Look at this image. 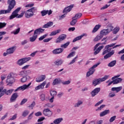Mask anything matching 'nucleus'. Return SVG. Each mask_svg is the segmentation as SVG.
Instances as JSON below:
<instances>
[{
	"label": "nucleus",
	"mask_w": 124,
	"mask_h": 124,
	"mask_svg": "<svg viewBox=\"0 0 124 124\" xmlns=\"http://www.w3.org/2000/svg\"><path fill=\"white\" fill-rule=\"evenodd\" d=\"M115 45H116V43H112L111 44L105 46L106 49L104 50L102 53V55L103 56H104V55H106L104 57V59L105 60H107V59L110 58V57H111V56H113V55H114V54L115 53V51H114V50H112L111 51V50H112L111 47H113V46H115Z\"/></svg>",
	"instance_id": "f257e3e1"
},
{
	"label": "nucleus",
	"mask_w": 124,
	"mask_h": 124,
	"mask_svg": "<svg viewBox=\"0 0 124 124\" xmlns=\"http://www.w3.org/2000/svg\"><path fill=\"white\" fill-rule=\"evenodd\" d=\"M107 37H105L103 38L102 40L101 41H104L102 43H98V44H97L96 45H95V46L94 47V49H93V51H95L93 52L94 55H97V54H98L99 53V52H100V51H101V50H102V49H103L104 48V46H101L100 45H104L105 44H106V43H107ZM99 46V47H98ZM97 47H98L97 48Z\"/></svg>",
	"instance_id": "f03ea898"
},
{
	"label": "nucleus",
	"mask_w": 124,
	"mask_h": 124,
	"mask_svg": "<svg viewBox=\"0 0 124 124\" xmlns=\"http://www.w3.org/2000/svg\"><path fill=\"white\" fill-rule=\"evenodd\" d=\"M17 77V74L14 73H10L7 77L6 83L7 86H11L15 83V78Z\"/></svg>",
	"instance_id": "7ed1b4c3"
},
{
	"label": "nucleus",
	"mask_w": 124,
	"mask_h": 124,
	"mask_svg": "<svg viewBox=\"0 0 124 124\" xmlns=\"http://www.w3.org/2000/svg\"><path fill=\"white\" fill-rule=\"evenodd\" d=\"M109 77H110V76L105 75L103 78L93 80V86H94V87H95V86H97V85H99V84H100L101 82H104V81H106L107 79H109Z\"/></svg>",
	"instance_id": "20e7f679"
},
{
	"label": "nucleus",
	"mask_w": 124,
	"mask_h": 124,
	"mask_svg": "<svg viewBox=\"0 0 124 124\" xmlns=\"http://www.w3.org/2000/svg\"><path fill=\"white\" fill-rule=\"evenodd\" d=\"M20 10H21V8L18 7L15 11H14L12 13V15L10 16V20H12V19H14V18H16H16H22V17L24 16V14H21L20 15L18 16V12H19Z\"/></svg>",
	"instance_id": "39448f33"
},
{
	"label": "nucleus",
	"mask_w": 124,
	"mask_h": 124,
	"mask_svg": "<svg viewBox=\"0 0 124 124\" xmlns=\"http://www.w3.org/2000/svg\"><path fill=\"white\" fill-rule=\"evenodd\" d=\"M36 11V8L32 7L31 9L27 10L25 13V17L29 19L31 17H32L34 15V13Z\"/></svg>",
	"instance_id": "423d86ee"
},
{
	"label": "nucleus",
	"mask_w": 124,
	"mask_h": 124,
	"mask_svg": "<svg viewBox=\"0 0 124 124\" xmlns=\"http://www.w3.org/2000/svg\"><path fill=\"white\" fill-rule=\"evenodd\" d=\"M113 29L114 27L113 26H109L107 29H103L100 31V34H101L102 37L105 36L109 34L111 31H113Z\"/></svg>",
	"instance_id": "0eeeda50"
},
{
	"label": "nucleus",
	"mask_w": 124,
	"mask_h": 124,
	"mask_svg": "<svg viewBox=\"0 0 124 124\" xmlns=\"http://www.w3.org/2000/svg\"><path fill=\"white\" fill-rule=\"evenodd\" d=\"M100 64V62H99L90 68L89 71H88L86 74L87 77H90L91 75H92L93 73H94V72L95 71V68H96V67H97Z\"/></svg>",
	"instance_id": "6e6552de"
},
{
	"label": "nucleus",
	"mask_w": 124,
	"mask_h": 124,
	"mask_svg": "<svg viewBox=\"0 0 124 124\" xmlns=\"http://www.w3.org/2000/svg\"><path fill=\"white\" fill-rule=\"evenodd\" d=\"M31 85V82L29 83L28 85L24 84L21 86L18 87L15 90V92H19V91H25L27 89H29L30 86Z\"/></svg>",
	"instance_id": "1a4fd4ad"
},
{
	"label": "nucleus",
	"mask_w": 124,
	"mask_h": 124,
	"mask_svg": "<svg viewBox=\"0 0 124 124\" xmlns=\"http://www.w3.org/2000/svg\"><path fill=\"white\" fill-rule=\"evenodd\" d=\"M120 76L121 75H117L112 78L111 80H113L114 84L115 85L119 84V83H121L123 81L122 78H119Z\"/></svg>",
	"instance_id": "9d476101"
},
{
	"label": "nucleus",
	"mask_w": 124,
	"mask_h": 124,
	"mask_svg": "<svg viewBox=\"0 0 124 124\" xmlns=\"http://www.w3.org/2000/svg\"><path fill=\"white\" fill-rule=\"evenodd\" d=\"M30 57L24 58L23 59H19L17 62V64H18V65H23L24 63H26L27 62H29V61H30Z\"/></svg>",
	"instance_id": "9b49d317"
},
{
	"label": "nucleus",
	"mask_w": 124,
	"mask_h": 124,
	"mask_svg": "<svg viewBox=\"0 0 124 124\" xmlns=\"http://www.w3.org/2000/svg\"><path fill=\"white\" fill-rule=\"evenodd\" d=\"M7 3L9 4L8 8L11 11L16 5V1L15 0H8Z\"/></svg>",
	"instance_id": "f8f14e48"
},
{
	"label": "nucleus",
	"mask_w": 124,
	"mask_h": 124,
	"mask_svg": "<svg viewBox=\"0 0 124 124\" xmlns=\"http://www.w3.org/2000/svg\"><path fill=\"white\" fill-rule=\"evenodd\" d=\"M66 38V35L63 34L59 36L56 40V43H61L62 41L64 40Z\"/></svg>",
	"instance_id": "ddd939ff"
},
{
	"label": "nucleus",
	"mask_w": 124,
	"mask_h": 124,
	"mask_svg": "<svg viewBox=\"0 0 124 124\" xmlns=\"http://www.w3.org/2000/svg\"><path fill=\"white\" fill-rule=\"evenodd\" d=\"M52 13H53V11H51V10H43V11H41V14L43 17L44 16H46V14H47L48 16H50Z\"/></svg>",
	"instance_id": "4468645a"
},
{
	"label": "nucleus",
	"mask_w": 124,
	"mask_h": 124,
	"mask_svg": "<svg viewBox=\"0 0 124 124\" xmlns=\"http://www.w3.org/2000/svg\"><path fill=\"white\" fill-rule=\"evenodd\" d=\"M46 84H47V82L45 81H44L35 88V91H38V90H43Z\"/></svg>",
	"instance_id": "2eb2a0df"
},
{
	"label": "nucleus",
	"mask_w": 124,
	"mask_h": 124,
	"mask_svg": "<svg viewBox=\"0 0 124 124\" xmlns=\"http://www.w3.org/2000/svg\"><path fill=\"white\" fill-rule=\"evenodd\" d=\"M43 114L45 116H47V117H51L53 112L50 110V109L46 108L43 110Z\"/></svg>",
	"instance_id": "dca6fc26"
},
{
	"label": "nucleus",
	"mask_w": 124,
	"mask_h": 124,
	"mask_svg": "<svg viewBox=\"0 0 124 124\" xmlns=\"http://www.w3.org/2000/svg\"><path fill=\"white\" fill-rule=\"evenodd\" d=\"M63 48L62 47L56 48L52 51V54H54V55L62 54V53L63 52Z\"/></svg>",
	"instance_id": "f3484780"
},
{
	"label": "nucleus",
	"mask_w": 124,
	"mask_h": 124,
	"mask_svg": "<svg viewBox=\"0 0 124 124\" xmlns=\"http://www.w3.org/2000/svg\"><path fill=\"white\" fill-rule=\"evenodd\" d=\"M100 92V88H95L93 91L91 92V94L92 97H93L96 95Z\"/></svg>",
	"instance_id": "a211bd4d"
},
{
	"label": "nucleus",
	"mask_w": 124,
	"mask_h": 124,
	"mask_svg": "<svg viewBox=\"0 0 124 124\" xmlns=\"http://www.w3.org/2000/svg\"><path fill=\"white\" fill-rule=\"evenodd\" d=\"M45 79H46V76L45 75H42L36 78V82L40 83V82H43Z\"/></svg>",
	"instance_id": "6ab92c4d"
},
{
	"label": "nucleus",
	"mask_w": 124,
	"mask_h": 124,
	"mask_svg": "<svg viewBox=\"0 0 124 124\" xmlns=\"http://www.w3.org/2000/svg\"><path fill=\"white\" fill-rule=\"evenodd\" d=\"M87 35L88 34H87V33H84L82 34L81 35L75 38L73 40V42H76V41H78V40H81V39H82V38H83L84 36H87Z\"/></svg>",
	"instance_id": "aec40b11"
},
{
	"label": "nucleus",
	"mask_w": 124,
	"mask_h": 124,
	"mask_svg": "<svg viewBox=\"0 0 124 124\" xmlns=\"http://www.w3.org/2000/svg\"><path fill=\"white\" fill-rule=\"evenodd\" d=\"M44 31H45V30L42 29V28H40L34 31V34L36 35H38V34H40L41 33H43V32H44Z\"/></svg>",
	"instance_id": "412c9836"
},
{
	"label": "nucleus",
	"mask_w": 124,
	"mask_h": 124,
	"mask_svg": "<svg viewBox=\"0 0 124 124\" xmlns=\"http://www.w3.org/2000/svg\"><path fill=\"white\" fill-rule=\"evenodd\" d=\"M73 8V5H70L68 7H66L65 8V9L63 11V13H65L66 14H67L68 12H70L71 11V10Z\"/></svg>",
	"instance_id": "4be33fe9"
},
{
	"label": "nucleus",
	"mask_w": 124,
	"mask_h": 124,
	"mask_svg": "<svg viewBox=\"0 0 124 124\" xmlns=\"http://www.w3.org/2000/svg\"><path fill=\"white\" fill-rule=\"evenodd\" d=\"M18 97V93H15L12 94L10 98L11 102H14Z\"/></svg>",
	"instance_id": "5701e85b"
},
{
	"label": "nucleus",
	"mask_w": 124,
	"mask_h": 124,
	"mask_svg": "<svg viewBox=\"0 0 124 124\" xmlns=\"http://www.w3.org/2000/svg\"><path fill=\"white\" fill-rule=\"evenodd\" d=\"M61 83H62L61 78H55L53 81L52 85L53 86H56V85H59V84H61Z\"/></svg>",
	"instance_id": "b1692460"
},
{
	"label": "nucleus",
	"mask_w": 124,
	"mask_h": 124,
	"mask_svg": "<svg viewBox=\"0 0 124 124\" xmlns=\"http://www.w3.org/2000/svg\"><path fill=\"white\" fill-rule=\"evenodd\" d=\"M15 50H16V48H15V47L13 46L7 49V52H8V54H9V55H11V54H13V53L15 52Z\"/></svg>",
	"instance_id": "393cba45"
},
{
	"label": "nucleus",
	"mask_w": 124,
	"mask_h": 124,
	"mask_svg": "<svg viewBox=\"0 0 124 124\" xmlns=\"http://www.w3.org/2000/svg\"><path fill=\"white\" fill-rule=\"evenodd\" d=\"M53 23L52 21H49L48 22H47L46 24H45L43 25V28H45V29H47L48 28H50L51 27H52V26H53Z\"/></svg>",
	"instance_id": "a878e982"
},
{
	"label": "nucleus",
	"mask_w": 124,
	"mask_h": 124,
	"mask_svg": "<svg viewBox=\"0 0 124 124\" xmlns=\"http://www.w3.org/2000/svg\"><path fill=\"white\" fill-rule=\"evenodd\" d=\"M63 62V61H62V60L58 59L54 62V64L55 65H57V66H60V65H62V64Z\"/></svg>",
	"instance_id": "bb28decb"
},
{
	"label": "nucleus",
	"mask_w": 124,
	"mask_h": 124,
	"mask_svg": "<svg viewBox=\"0 0 124 124\" xmlns=\"http://www.w3.org/2000/svg\"><path fill=\"white\" fill-rule=\"evenodd\" d=\"M11 12V11L8 8L7 10H0V15L7 14L8 13H10Z\"/></svg>",
	"instance_id": "cd10ccee"
},
{
	"label": "nucleus",
	"mask_w": 124,
	"mask_h": 124,
	"mask_svg": "<svg viewBox=\"0 0 124 124\" xmlns=\"http://www.w3.org/2000/svg\"><path fill=\"white\" fill-rule=\"evenodd\" d=\"M122 89H123V87L122 86H120L118 87H112L111 88V91L112 92H116V93H119V92H120Z\"/></svg>",
	"instance_id": "c85d7f7f"
},
{
	"label": "nucleus",
	"mask_w": 124,
	"mask_h": 124,
	"mask_svg": "<svg viewBox=\"0 0 124 124\" xmlns=\"http://www.w3.org/2000/svg\"><path fill=\"white\" fill-rule=\"evenodd\" d=\"M100 28H101V25L99 24L96 25L92 31V33H95V32H96Z\"/></svg>",
	"instance_id": "c756f323"
},
{
	"label": "nucleus",
	"mask_w": 124,
	"mask_h": 124,
	"mask_svg": "<svg viewBox=\"0 0 124 124\" xmlns=\"http://www.w3.org/2000/svg\"><path fill=\"white\" fill-rule=\"evenodd\" d=\"M109 113H110V110H105L100 113V117H104V116H106V115H107V114H109Z\"/></svg>",
	"instance_id": "7c9ffc66"
},
{
	"label": "nucleus",
	"mask_w": 124,
	"mask_h": 124,
	"mask_svg": "<svg viewBox=\"0 0 124 124\" xmlns=\"http://www.w3.org/2000/svg\"><path fill=\"white\" fill-rule=\"evenodd\" d=\"M62 118H57L55 119L54 121H53V124H60L63 121Z\"/></svg>",
	"instance_id": "2f4dec72"
},
{
	"label": "nucleus",
	"mask_w": 124,
	"mask_h": 124,
	"mask_svg": "<svg viewBox=\"0 0 124 124\" xmlns=\"http://www.w3.org/2000/svg\"><path fill=\"white\" fill-rule=\"evenodd\" d=\"M83 104V101L78 100V102L76 103L74 105V107L76 108H78V107L81 106Z\"/></svg>",
	"instance_id": "473e14b6"
},
{
	"label": "nucleus",
	"mask_w": 124,
	"mask_h": 124,
	"mask_svg": "<svg viewBox=\"0 0 124 124\" xmlns=\"http://www.w3.org/2000/svg\"><path fill=\"white\" fill-rule=\"evenodd\" d=\"M69 44H70V42L68 41L65 43L64 44H62L61 46V48L62 49H66L69 46Z\"/></svg>",
	"instance_id": "72a5a7b5"
},
{
	"label": "nucleus",
	"mask_w": 124,
	"mask_h": 124,
	"mask_svg": "<svg viewBox=\"0 0 124 124\" xmlns=\"http://www.w3.org/2000/svg\"><path fill=\"white\" fill-rule=\"evenodd\" d=\"M6 91V89H3V87H0V98L4 95V92Z\"/></svg>",
	"instance_id": "f704fd0d"
},
{
	"label": "nucleus",
	"mask_w": 124,
	"mask_h": 124,
	"mask_svg": "<svg viewBox=\"0 0 124 124\" xmlns=\"http://www.w3.org/2000/svg\"><path fill=\"white\" fill-rule=\"evenodd\" d=\"M18 75H19V76H21V77L27 76V71L24 70L20 71Z\"/></svg>",
	"instance_id": "c9c22d12"
},
{
	"label": "nucleus",
	"mask_w": 124,
	"mask_h": 124,
	"mask_svg": "<svg viewBox=\"0 0 124 124\" xmlns=\"http://www.w3.org/2000/svg\"><path fill=\"white\" fill-rule=\"evenodd\" d=\"M61 32V30H57L56 31H53L51 32L50 34V36H53L54 35H56L57 33H60Z\"/></svg>",
	"instance_id": "e433bc0d"
},
{
	"label": "nucleus",
	"mask_w": 124,
	"mask_h": 124,
	"mask_svg": "<svg viewBox=\"0 0 124 124\" xmlns=\"http://www.w3.org/2000/svg\"><path fill=\"white\" fill-rule=\"evenodd\" d=\"M103 37L101 34H100V35H97L94 38V41L96 42L100 40Z\"/></svg>",
	"instance_id": "4c0bfd02"
},
{
	"label": "nucleus",
	"mask_w": 124,
	"mask_h": 124,
	"mask_svg": "<svg viewBox=\"0 0 124 124\" xmlns=\"http://www.w3.org/2000/svg\"><path fill=\"white\" fill-rule=\"evenodd\" d=\"M36 38H37V35H34L30 38L31 42H34L35 40H36Z\"/></svg>",
	"instance_id": "58836bf2"
},
{
	"label": "nucleus",
	"mask_w": 124,
	"mask_h": 124,
	"mask_svg": "<svg viewBox=\"0 0 124 124\" xmlns=\"http://www.w3.org/2000/svg\"><path fill=\"white\" fill-rule=\"evenodd\" d=\"M13 92H14V89H10L7 91H6V92H4V94L5 93L7 94V95H10V94H11L12 93H13Z\"/></svg>",
	"instance_id": "ea45409f"
},
{
	"label": "nucleus",
	"mask_w": 124,
	"mask_h": 124,
	"mask_svg": "<svg viewBox=\"0 0 124 124\" xmlns=\"http://www.w3.org/2000/svg\"><path fill=\"white\" fill-rule=\"evenodd\" d=\"M20 28H18L17 29H16L14 31H12L11 32V33H13V34H15V35H16V34H18V33L20 32Z\"/></svg>",
	"instance_id": "a19ab883"
},
{
	"label": "nucleus",
	"mask_w": 124,
	"mask_h": 124,
	"mask_svg": "<svg viewBox=\"0 0 124 124\" xmlns=\"http://www.w3.org/2000/svg\"><path fill=\"white\" fill-rule=\"evenodd\" d=\"M76 54V52L75 51H73L70 53L67 56V59H69L70 58H72L73 57H74Z\"/></svg>",
	"instance_id": "79ce46f5"
},
{
	"label": "nucleus",
	"mask_w": 124,
	"mask_h": 124,
	"mask_svg": "<svg viewBox=\"0 0 124 124\" xmlns=\"http://www.w3.org/2000/svg\"><path fill=\"white\" fill-rule=\"evenodd\" d=\"M50 95L52 97L53 96L54 97H55V96H56V95H57V92L55 90H50Z\"/></svg>",
	"instance_id": "37998d69"
},
{
	"label": "nucleus",
	"mask_w": 124,
	"mask_h": 124,
	"mask_svg": "<svg viewBox=\"0 0 124 124\" xmlns=\"http://www.w3.org/2000/svg\"><path fill=\"white\" fill-rule=\"evenodd\" d=\"M116 61H113L111 62H109L108 65L109 67H113V66H114L116 65Z\"/></svg>",
	"instance_id": "c03bdc74"
},
{
	"label": "nucleus",
	"mask_w": 124,
	"mask_h": 124,
	"mask_svg": "<svg viewBox=\"0 0 124 124\" xmlns=\"http://www.w3.org/2000/svg\"><path fill=\"white\" fill-rule=\"evenodd\" d=\"M119 31H120V27L117 26L113 30V33L116 34V33H118Z\"/></svg>",
	"instance_id": "a18cd8bd"
},
{
	"label": "nucleus",
	"mask_w": 124,
	"mask_h": 124,
	"mask_svg": "<svg viewBox=\"0 0 124 124\" xmlns=\"http://www.w3.org/2000/svg\"><path fill=\"white\" fill-rule=\"evenodd\" d=\"M81 16H82V14L78 13V14H76L75 16H74L73 18L77 20V19H79V18H81Z\"/></svg>",
	"instance_id": "49530a36"
},
{
	"label": "nucleus",
	"mask_w": 124,
	"mask_h": 124,
	"mask_svg": "<svg viewBox=\"0 0 124 124\" xmlns=\"http://www.w3.org/2000/svg\"><path fill=\"white\" fill-rule=\"evenodd\" d=\"M30 114V111L28 110H25L24 111H23L22 113L23 117H27L28 115Z\"/></svg>",
	"instance_id": "de8ad7c7"
},
{
	"label": "nucleus",
	"mask_w": 124,
	"mask_h": 124,
	"mask_svg": "<svg viewBox=\"0 0 124 124\" xmlns=\"http://www.w3.org/2000/svg\"><path fill=\"white\" fill-rule=\"evenodd\" d=\"M72 19H73V20L70 22V25L71 26H74V25H75V24H76V23H77V19H76L75 18H74V17H73Z\"/></svg>",
	"instance_id": "09e8293b"
},
{
	"label": "nucleus",
	"mask_w": 124,
	"mask_h": 124,
	"mask_svg": "<svg viewBox=\"0 0 124 124\" xmlns=\"http://www.w3.org/2000/svg\"><path fill=\"white\" fill-rule=\"evenodd\" d=\"M48 34H45V35H43V36H41L39 38V40L40 41H41L42 40H43V39H44V38H46V37H47Z\"/></svg>",
	"instance_id": "8fccbe9b"
},
{
	"label": "nucleus",
	"mask_w": 124,
	"mask_h": 124,
	"mask_svg": "<svg viewBox=\"0 0 124 124\" xmlns=\"http://www.w3.org/2000/svg\"><path fill=\"white\" fill-rule=\"evenodd\" d=\"M6 23L5 22H0V29H3V28H4L6 26Z\"/></svg>",
	"instance_id": "3c124183"
},
{
	"label": "nucleus",
	"mask_w": 124,
	"mask_h": 124,
	"mask_svg": "<svg viewBox=\"0 0 124 124\" xmlns=\"http://www.w3.org/2000/svg\"><path fill=\"white\" fill-rule=\"evenodd\" d=\"M27 80L28 78H27V76L25 77H22L21 78V82H22V83H25V82H27Z\"/></svg>",
	"instance_id": "603ef678"
},
{
	"label": "nucleus",
	"mask_w": 124,
	"mask_h": 124,
	"mask_svg": "<svg viewBox=\"0 0 124 124\" xmlns=\"http://www.w3.org/2000/svg\"><path fill=\"white\" fill-rule=\"evenodd\" d=\"M35 106V102H33L31 105L29 106L28 107L31 109H33V108Z\"/></svg>",
	"instance_id": "864d4df0"
},
{
	"label": "nucleus",
	"mask_w": 124,
	"mask_h": 124,
	"mask_svg": "<svg viewBox=\"0 0 124 124\" xmlns=\"http://www.w3.org/2000/svg\"><path fill=\"white\" fill-rule=\"evenodd\" d=\"M4 34H6V32L5 31H1L0 32V41L3 38V37L1 36V35H4Z\"/></svg>",
	"instance_id": "5fc2aeb1"
},
{
	"label": "nucleus",
	"mask_w": 124,
	"mask_h": 124,
	"mask_svg": "<svg viewBox=\"0 0 124 124\" xmlns=\"http://www.w3.org/2000/svg\"><path fill=\"white\" fill-rule=\"evenodd\" d=\"M105 107V105H101L100 107H98L96 109V111H99L102 109H103V108H104V107Z\"/></svg>",
	"instance_id": "6e6d98bb"
},
{
	"label": "nucleus",
	"mask_w": 124,
	"mask_h": 124,
	"mask_svg": "<svg viewBox=\"0 0 124 124\" xmlns=\"http://www.w3.org/2000/svg\"><path fill=\"white\" fill-rule=\"evenodd\" d=\"M115 120L116 116H113L110 118V119H109V122L110 123H113V122H114V121H115Z\"/></svg>",
	"instance_id": "4d7b16f0"
},
{
	"label": "nucleus",
	"mask_w": 124,
	"mask_h": 124,
	"mask_svg": "<svg viewBox=\"0 0 124 124\" xmlns=\"http://www.w3.org/2000/svg\"><path fill=\"white\" fill-rule=\"evenodd\" d=\"M70 83H71L70 80H67L66 81L62 82V85H69V84H70Z\"/></svg>",
	"instance_id": "13d9d810"
},
{
	"label": "nucleus",
	"mask_w": 124,
	"mask_h": 124,
	"mask_svg": "<svg viewBox=\"0 0 124 124\" xmlns=\"http://www.w3.org/2000/svg\"><path fill=\"white\" fill-rule=\"evenodd\" d=\"M77 61V60H76L75 59L73 58L71 61L70 62V63L68 64L69 65H70L71 64H73V63H75V62Z\"/></svg>",
	"instance_id": "bf43d9fd"
},
{
	"label": "nucleus",
	"mask_w": 124,
	"mask_h": 124,
	"mask_svg": "<svg viewBox=\"0 0 124 124\" xmlns=\"http://www.w3.org/2000/svg\"><path fill=\"white\" fill-rule=\"evenodd\" d=\"M27 101H28V99H23L20 103V105H23V104H25V103H26Z\"/></svg>",
	"instance_id": "052dcab7"
},
{
	"label": "nucleus",
	"mask_w": 124,
	"mask_h": 124,
	"mask_svg": "<svg viewBox=\"0 0 124 124\" xmlns=\"http://www.w3.org/2000/svg\"><path fill=\"white\" fill-rule=\"evenodd\" d=\"M51 40H52V38H48L46 39H45L43 41L45 43H47L49 42V41H50Z\"/></svg>",
	"instance_id": "680f3d73"
},
{
	"label": "nucleus",
	"mask_w": 124,
	"mask_h": 124,
	"mask_svg": "<svg viewBox=\"0 0 124 124\" xmlns=\"http://www.w3.org/2000/svg\"><path fill=\"white\" fill-rule=\"evenodd\" d=\"M16 118H17V114H15L9 119V121H14V120H16Z\"/></svg>",
	"instance_id": "e2e57ef3"
},
{
	"label": "nucleus",
	"mask_w": 124,
	"mask_h": 124,
	"mask_svg": "<svg viewBox=\"0 0 124 124\" xmlns=\"http://www.w3.org/2000/svg\"><path fill=\"white\" fill-rule=\"evenodd\" d=\"M46 97L45 94H42L41 95V100H42V101H44V100H45Z\"/></svg>",
	"instance_id": "0e129e2a"
},
{
	"label": "nucleus",
	"mask_w": 124,
	"mask_h": 124,
	"mask_svg": "<svg viewBox=\"0 0 124 124\" xmlns=\"http://www.w3.org/2000/svg\"><path fill=\"white\" fill-rule=\"evenodd\" d=\"M35 115L36 117H39V116H42V113H41V111H38L35 114Z\"/></svg>",
	"instance_id": "69168bd1"
},
{
	"label": "nucleus",
	"mask_w": 124,
	"mask_h": 124,
	"mask_svg": "<svg viewBox=\"0 0 124 124\" xmlns=\"http://www.w3.org/2000/svg\"><path fill=\"white\" fill-rule=\"evenodd\" d=\"M65 16H66V14L64 13L63 15L60 16L59 19L62 20V19H63L64 18H65Z\"/></svg>",
	"instance_id": "338daca9"
},
{
	"label": "nucleus",
	"mask_w": 124,
	"mask_h": 124,
	"mask_svg": "<svg viewBox=\"0 0 124 124\" xmlns=\"http://www.w3.org/2000/svg\"><path fill=\"white\" fill-rule=\"evenodd\" d=\"M33 5H34V3H30V4H28L26 5L25 6V7H32V6H33Z\"/></svg>",
	"instance_id": "774afa93"
}]
</instances>
